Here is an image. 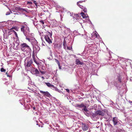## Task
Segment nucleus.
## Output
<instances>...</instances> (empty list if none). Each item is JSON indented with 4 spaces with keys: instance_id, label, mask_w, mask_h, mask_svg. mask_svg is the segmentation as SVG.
Wrapping results in <instances>:
<instances>
[{
    "instance_id": "obj_1",
    "label": "nucleus",
    "mask_w": 132,
    "mask_h": 132,
    "mask_svg": "<svg viewBox=\"0 0 132 132\" xmlns=\"http://www.w3.org/2000/svg\"><path fill=\"white\" fill-rule=\"evenodd\" d=\"M21 48L23 51L24 52L26 51V48L28 50L29 52L30 53L31 52L30 48L26 43H23L21 44Z\"/></svg>"
},
{
    "instance_id": "obj_2",
    "label": "nucleus",
    "mask_w": 132,
    "mask_h": 132,
    "mask_svg": "<svg viewBox=\"0 0 132 132\" xmlns=\"http://www.w3.org/2000/svg\"><path fill=\"white\" fill-rule=\"evenodd\" d=\"M44 38L46 41L49 44H51L52 41L50 39L49 36L47 34L44 35Z\"/></svg>"
},
{
    "instance_id": "obj_3",
    "label": "nucleus",
    "mask_w": 132,
    "mask_h": 132,
    "mask_svg": "<svg viewBox=\"0 0 132 132\" xmlns=\"http://www.w3.org/2000/svg\"><path fill=\"white\" fill-rule=\"evenodd\" d=\"M82 127L84 131H86L88 129V127L87 125L84 123H82Z\"/></svg>"
},
{
    "instance_id": "obj_4",
    "label": "nucleus",
    "mask_w": 132,
    "mask_h": 132,
    "mask_svg": "<svg viewBox=\"0 0 132 132\" xmlns=\"http://www.w3.org/2000/svg\"><path fill=\"white\" fill-rule=\"evenodd\" d=\"M32 63L33 62L32 59L30 60V61H28L26 64V63H25V67L26 68L30 67V66Z\"/></svg>"
},
{
    "instance_id": "obj_5",
    "label": "nucleus",
    "mask_w": 132,
    "mask_h": 132,
    "mask_svg": "<svg viewBox=\"0 0 132 132\" xmlns=\"http://www.w3.org/2000/svg\"><path fill=\"white\" fill-rule=\"evenodd\" d=\"M40 91L41 93L43 94L46 97H49L51 96L50 93L47 91L44 92L42 90H40Z\"/></svg>"
},
{
    "instance_id": "obj_6",
    "label": "nucleus",
    "mask_w": 132,
    "mask_h": 132,
    "mask_svg": "<svg viewBox=\"0 0 132 132\" xmlns=\"http://www.w3.org/2000/svg\"><path fill=\"white\" fill-rule=\"evenodd\" d=\"M95 114L96 116L98 115L103 116L104 115V113L101 110H98L95 112Z\"/></svg>"
},
{
    "instance_id": "obj_7",
    "label": "nucleus",
    "mask_w": 132,
    "mask_h": 132,
    "mask_svg": "<svg viewBox=\"0 0 132 132\" xmlns=\"http://www.w3.org/2000/svg\"><path fill=\"white\" fill-rule=\"evenodd\" d=\"M75 63L77 65H82L84 64V63L80 61L78 59H76L75 60Z\"/></svg>"
},
{
    "instance_id": "obj_8",
    "label": "nucleus",
    "mask_w": 132,
    "mask_h": 132,
    "mask_svg": "<svg viewBox=\"0 0 132 132\" xmlns=\"http://www.w3.org/2000/svg\"><path fill=\"white\" fill-rule=\"evenodd\" d=\"M112 121L114 125H117L118 122L117 118L116 117H114L113 118Z\"/></svg>"
},
{
    "instance_id": "obj_9",
    "label": "nucleus",
    "mask_w": 132,
    "mask_h": 132,
    "mask_svg": "<svg viewBox=\"0 0 132 132\" xmlns=\"http://www.w3.org/2000/svg\"><path fill=\"white\" fill-rule=\"evenodd\" d=\"M11 10H10V9H8V11L6 12V15H8L10 14L11 13H13L12 12V11L13 12H14V9H11Z\"/></svg>"
},
{
    "instance_id": "obj_10",
    "label": "nucleus",
    "mask_w": 132,
    "mask_h": 132,
    "mask_svg": "<svg viewBox=\"0 0 132 132\" xmlns=\"http://www.w3.org/2000/svg\"><path fill=\"white\" fill-rule=\"evenodd\" d=\"M37 76H40L41 75L40 74L39 72L38 71L37 69H36L33 72Z\"/></svg>"
},
{
    "instance_id": "obj_11",
    "label": "nucleus",
    "mask_w": 132,
    "mask_h": 132,
    "mask_svg": "<svg viewBox=\"0 0 132 132\" xmlns=\"http://www.w3.org/2000/svg\"><path fill=\"white\" fill-rule=\"evenodd\" d=\"M84 105H85L83 103H81L80 104H77L76 105V106L77 107L80 108H83V107H84Z\"/></svg>"
},
{
    "instance_id": "obj_12",
    "label": "nucleus",
    "mask_w": 132,
    "mask_h": 132,
    "mask_svg": "<svg viewBox=\"0 0 132 132\" xmlns=\"http://www.w3.org/2000/svg\"><path fill=\"white\" fill-rule=\"evenodd\" d=\"M21 31H22L24 34L25 33V29L26 28V27H25L23 26H21Z\"/></svg>"
},
{
    "instance_id": "obj_13",
    "label": "nucleus",
    "mask_w": 132,
    "mask_h": 132,
    "mask_svg": "<svg viewBox=\"0 0 132 132\" xmlns=\"http://www.w3.org/2000/svg\"><path fill=\"white\" fill-rule=\"evenodd\" d=\"M32 57L33 59L34 62L36 63H37V61L35 60V53H34V51H33L32 55Z\"/></svg>"
},
{
    "instance_id": "obj_14",
    "label": "nucleus",
    "mask_w": 132,
    "mask_h": 132,
    "mask_svg": "<svg viewBox=\"0 0 132 132\" xmlns=\"http://www.w3.org/2000/svg\"><path fill=\"white\" fill-rule=\"evenodd\" d=\"M45 84L49 87L52 88L54 87V85L51 84L50 82H45Z\"/></svg>"
},
{
    "instance_id": "obj_15",
    "label": "nucleus",
    "mask_w": 132,
    "mask_h": 132,
    "mask_svg": "<svg viewBox=\"0 0 132 132\" xmlns=\"http://www.w3.org/2000/svg\"><path fill=\"white\" fill-rule=\"evenodd\" d=\"M32 3H34L35 5L36 6V7L35 6V7L38 8L39 7V6L38 5V4H37L36 2L35 1H32Z\"/></svg>"
},
{
    "instance_id": "obj_16",
    "label": "nucleus",
    "mask_w": 132,
    "mask_h": 132,
    "mask_svg": "<svg viewBox=\"0 0 132 132\" xmlns=\"http://www.w3.org/2000/svg\"><path fill=\"white\" fill-rule=\"evenodd\" d=\"M82 2H85V0H82L81 1H79V2H78L77 4L79 6V7L81 8H82V7H83V6L81 5H79V3H82Z\"/></svg>"
},
{
    "instance_id": "obj_17",
    "label": "nucleus",
    "mask_w": 132,
    "mask_h": 132,
    "mask_svg": "<svg viewBox=\"0 0 132 132\" xmlns=\"http://www.w3.org/2000/svg\"><path fill=\"white\" fill-rule=\"evenodd\" d=\"M79 17V15L77 14H75L74 15V16L73 17L74 18V20H75V19L76 20L78 19V18Z\"/></svg>"
},
{
    "instance_id": "obj_18",
    "label": "nucleus",
    "mask_w": 132,
    "mask_h": 132,
    "mask_svg": "<svg viewBox=\"0 0 132 132\" xmlns=\"http://www.w3.org/2000/svg\"><path fill=\"white\" fill-rule=\"evenodd\" d=\"M117 80L120 83H121V77L120 76H118V78H117Z\"/></svg>"
},
{
    "instance_id": "obj_19",
    "label": "nucleus",
    "mask_w": 132,
    "mask_h": 132,
    "mask_svg": "<svg viewBox=\"0 0 132 132\" xmlns=\"http://www.w3.org/2000/svg\"><path fill=\"white\" fill-rule=\"evenodd\" d=\"M80 14L82 16V18H87V16L83 12H81L80 13Z\"/></svg>"
},
{
    "instance_id": "obj_20",
    "label": "nucleus",
    "mask_w": 132,
    "mask_h": 132,
    "mask_svg": "<svg viewBox=\"0 0 132 132\" xmlns=\"http://www.w3.org/2000/svg\"><path fill=\"white\" fill-rule=\"evenodd\" d=\"M20 9V10H22L23 11H25L27 12H29L28 10L27 9Z\"/></svg>"
},
{
    "instance_id": "obj_21",
    "label": "nucleus",
    "mask_w": 132,
    "mask_h": 132,
    "mask_svg": "<svg viewBox=\"0 0 132 132\" xmlns=\"http://www.w3.org/2000/svg\"><path fill=\"white\" fill-rule=\"evenodd\" d=\"M83 108H84L82 109V110H84L85 112H87L88 111V110L87 109L86 106L84 105V106L83 107Z\"/></svg>"
},
{
    "instance_id": "obj_22",
    "label": "nucleus",
    "mask_w": 132,
    "mask_h": 132,
    "mask_svg": "<svg viewBox=\"0 0 132 132\" xmlns=\"http://www.w3.org/2000/svg\"><path fill=\"white\" fill-rule=\"evenodd\" d=\"M66 42L65 41H64L63 42V47L64 49H66Z\"/></svg>"
},
{
    "instance_id": "obj_23",
    "label": "nucleus",
    "mask_w": 132,
    "mask_h": 132,
    "mask_svg": "<svg viewBox=\"0 0 132 132\" xmlns=\"http://www.w3.org/2000/svg\"><path fill=\"white\" fill-rule=\"evenodd\" d=\"M13 31L14 32V34L16 36V37H18L17 34L16 32L15 31H14V30H12V31Z\"/></svg>"
},
{
    "instance_id": "obj_24",
    "label": "nucleus",
    "mask_w": 132,
    "mask_h": 132,
    "mask_svg": "<svg viewBox=\"0 0 132 132\" xmlns=\"http://www.w3.org/2000/svg\"><path fill=\"white\" fill-rule=\"evenodd\" d=\"M15 43H16L17 44V46H18L19 45L20 42H19V40L17 39L16 40V41L15 42Z\"/></svg>"
},
{
    "instance_id": "obj_25",
    "label": "nucleus",
    "mask_w": 132,
    "mask_h": 132,
    "mask_svg": "<svg viewBox=\"0 0 132 132\" xmlns=\"http://www.w3.org/2000/svg\"><path fill=\"white\" fill-rule=\"evenodd\" d=\"M1 72H4L6 71V70L3 68H2L1 69Z\"/></svg>"
},
{
    "instance_id": "obj_26",
    "label": "nucleus",
    "mask_w": 132,
    "mask_h": 132,
    "mask_svg": "<svg viewBox=\"0 0 132 132\" xmlns=\"http://www.w3.org/2000/svg\"><path fill=\"white\" fill-rule=\"evenodd\" d=\"M56 62L57 63V64H58L59 66L60 65V64L59 61L56 59L55 60Z\"/></svg>"
},
{
    "instance_id": "obj_27",
    "label": "nucleus",
    "mask_w": 132,
    "mask_h": 132,
    "mask_svg": "<svg viewBox=\"0 0 132 132\" xmlns=\"http://www.w3.org/2000/svg\"><path fill=\"white\" fill-rule=\"evenodd\" d=\"M51 31V32H48V31H47V32L49 34V35L50 36V37H51V36H52V31Z\"/></svg>"
},
{
    "instance_id": "obj_28",
    "label": "nucleus",
    "mask_w": 132,
    "mask_h": 132,
    "mask_svg": "<svg viewBox=\"0 0 132 132\" xmlns=\"http://www.w3.org/2000/svg\"><path fill=\"white\" fill-rule=\"evenodd\" d=\"M26 29L27 30V32L28 33H29L30 32V30H29V29L28 27H27Z\"/></svg>"
},
{
    "instance_id": "obj_29",
    "label": "nucleus",
    "mask_w": 132,
    "mask_h": 132,
    "mask_svg": "<svg viewBox=\"0 0 132 132\" xmlns=\"http://www.w3.org/2000/svg\"><path fill=\"white\" fill-rule=\"evenodd\" d=\"M67 49L69 50H72V47H67Z\"/></svg>"
},
{
    "instance_id": "obj_30",
    "label": "nucleus",
    "mask_w": 132,
    "mask_h": 132,
    "mask_svg": "<svg viewBox=\"0 0 132 132\" xmlns=\"http://www.w3.org/2000/svg\"><path fill=\"white\" fill-rule=\"evenodd\" d=\"M39 22H40L41 23H42V24H44V22L43 20H41Z\"/></svg>"
},
{
    "instance_id": "obj_31",
    "label": "nucleus",
    "mask_w": 132,
    "mask_h": 132,
    "mask_svg": "<svg viewBox=\"0 0 132 132\" xmlns=\"http://www.w3.org/2000/svg\"><path fill=\"white\" fill-rule=\"evenodd\" d=\"M53 88L54 89H55V90L56 91H57L58 90V89L54 86Z\"/></svg>"
},
{
    "instance_id": "obj_32",
    "label": "nucleus",
    "mask_w": 132,
    "mask_h": 132,
    "mask_svg": "<svg viewBox=\"0 0 132 132\" xmlns=\"http://www.w3.org/2000/svg\"><path fill=\"white\" fill-rule=\"evenodd\" d=\"M6 74L7 75V77H11V76L10 75H9V74H8V73H7V72H6Z\"/></svg>"
},
{
    "instance_id": "obj_33",
    "label": "nucleus",
    "mask_w": 132,
    "mask_h": 132,
    "mask_svg": "<svg viewBox=\"0 0 132 132\" xmlns=\"http://www.w3.org/2000/svg\"><path fill=\"white\" fill-rule=\"evenodd\" d=\"M94 36H95V37L96 38H97V37L98 35H97V34L96 33H94Z\"/></svg>"
},
{
    "instance_id": "obj_34",
    "label": "nucleus",
    "mask_w": 132,
    "mask_h": 132,
    "mask_svg": "<svg viewBox=\"0 0 132 132\" xmlns=\"http://www.w3.org/2000/svg\"><path fill=\"white\" fill-rule=\"evenodd\" d=\"M26 39L27 40H28V41L29 42H30L31 41L30 39V38H27V37H26Z\"/></svg>"
},
{
    "instance_id": "obj_35",
    "label": "nucleus",
    "mask_w": 132,
    "mask_h": 132,
    "mask_svg": "<svg viewBox=\"0 0 132 132\" xmlns=\"http://www.w3.org/2000/svg\"><path fill=\"white\" fill-rule=\"evenodd\" d=\"M40 72L42 74H45V72L44 71H40Z\"/></svg>"
},
{
    "instance_id": "obj_36",
    "label": "nucleus",
    "mask_w": 132,
    "mask_h": 132,
    "mask_svg": "<svg viewBox=\"0 0 132 132\" xmlns=\"http://www.w3.org/2000/svg\"><path fill=\"white\" fill-rule=\"evenodd\" d=\"M65 90L68 93H69L70 92L69 90L68 89H66Z\"/></svg>"
},
{
    "instance_id": "obj_37",
    "label": "nucleus",
    "mask_w": 132,
    "mask_h": 132,
    "mask_svg": "<svg viewBox=\"0 0 132 132\" xmlns=\"http://www.w3.org/2000/svg\"><path fill=\"white\" fill-rule=\"evenodd\" d=\"M28 3H29L30 4H31L32 3V2H29Z\"/></svg>"
},
{
    "instance_id": "obj_38",
    "label": "nucleus",
    "mask_w": 132,
    "mask_h": 132,
    "mask_svg": "<svg viewBox=\"0 0 132 132\" xmlns=\"http://www.w3.org/2000/svg\"><path fill=\"white\" fill-rule=\"evenodd\" d=\"M60 6H59L57 5V6H56V7L57 8H59Z\"/></svg>"
},
{
    "instance_id": "obj_39",
    "label": "nucleus",
    "mask_w": 132,
    "mask_h": 132,
    "mask_svg": "<svg viewBox=\"0 0 132 132\" xmlns=\"http://www.w3.org/2000/svg\"><path fill=\"white\" fill-rule=\"evenodd\" d=\"M86 9H84L83 10L85 12H86Z\"/></svg>"
},
{
    "instance_id": "obj_40",
    "label": "nucleus",
    "mask_w": 132,
    "mask_h": 132,
    "mask_svg": "<svg viewBox=\"0 0 132 132\" xmlns=\"http://www.w3.org/2000/svg\"><path fill=\"white\" fill-rule=\"evenodd\" d=\"M41 78L43 79H44V78L43 76H42L41 77Z\"/></svg>"
},
{
    "instance_id": "obj_41",
    "label": "nucleus",
    "mask_w": 132,
    "mask_h": 132,
    "mask_svg": "<svg viewBox=\"0 0 132 132\" xmlns=\"http://www.w3.org/2000/svg\"><path fill=\"white\" fill-rule=\"evenodd\" d=\"M129 103H132V101H129Z\"/></svg>"
},
{
    "instance_id": "obj_42",
    "label": "nucleus",
    "mask_w": 132,
    "mask_h": 132,
    "mask_svg": "<svg viewBox=\"0 0 132 132\" xmlns=\"http://www.w3.org/2000/svg\"><path fill=\"white\" fill-rule=\"evenodd\" d=\"M3 1L4 2V0H0V1H2V2H3Z\"/></svg>"
},
{
    "instance_id": "obj_43",
    "label": "nucleus",
    "mask_w": 132,
    "mask_h": 132,
    "mask_svg": "<svg viewBox=\"0 0 132 132\" xmlns=\"http://www.w3.org/2000/svg\"><path fill=\"white\" fill-rule=\"evenodd\" d=\"M33 109L35 110V107H33Z\"/></svg>"
},
{
    "instance_id": "obj_44",
    "label": "nucleus",
    "mask_w": 132,
    "mask_h": 132,
    "mask_svg": "<svg viewBox=\"0 0 132 132\" xmlns=\"http://www.w3.org/2000/svg\"><path fill=\"white\" fill-rule=\"evenodd\" d=\"M89 115V114L88 113H87V114L86 115L87 116H88Z\"/></svg>"
},
{
    "instance_id": "obj_45",
    "label": "nucleus",
    "mask_w": 132,
    "mask_h": 132,
    "mask_svg": "<svg viewBox=\"0 0 132 132\" xmlns=\"http://www.w3.org/2000/svg\"><path fill=\"white\" fill-rule=\"evenodd\" d=\"M59 66V68H60V69H61V67H60V66Z\"/></svg>"
},
{
    "instance_id": "obj_46",
    "label": "nucleus",
    "mask_w": 132,
    "mask_h": 132,
    "mask_svg": "<svg viewBox=\"0 0 132 132\" xmlns=\"http://www.w3.org/2000/svg\"><path fill=\"white\" fill-rule=\"evenodd\" d=\"M15 8H20L19 7Z\"/></svg>"
},
{
    "instance_id": "obj_47",
    "label": "nucleus",
    "mask_w": 132,
    "mask_h": 132,
    "mask_svg": "<svg viewBox=\"0 0 132 132\" xmlns=\"http://www.w3.org/2000/svg\"><path fill=\"white\" fill-rule=\"evenodd\" d=\"M115 85L116 86H117V85H115Z\"/></svg>"
}]
</instances>
